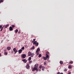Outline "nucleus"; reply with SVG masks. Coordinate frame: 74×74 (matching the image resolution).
<instances>
[{
	"instance_id": "obj_1",
	"label": "nucleus",
	"mask_w": 74,
	"mask_h": 74,
	"mask_svg": "<svg viewBox=\"0 0 74 74\" xmlns=\"http://www.w3.org/2000/svg\"><path fill=\"white\" fill-rule=\"evenodd\" d=\"M38 64H36L34 66V67L32 69V71H34L36 70V71H38Z\"/></svg>"
},
{
	"instance_id": "obj_2",
	"label": "nucleus",
	"mask_w": 74,
	"mask_h": 74,
	"mask_svg": "<svg viewBox=\"0 0 74 74\" xmlns=\"http://www.w3.org/2000/svg\"><path fill=\"white\" fill-rule=\"evenodd\" d=\"M49 54V52L48 51H46V54L45 55L46 56V57L47 58H49V56H48V54Z\"/></svg>"
},
{
	"instance_id": "obj_3",
	"label": "nucleus",
	"mask_w": 74,
	"mask_h": 74,
	"mask_svg": "<svg viewBox=\"0 0 74 74\" xmlns=\"http://www.w3.org/2000/svg\"><path fill=\"white\" fill-rule=\"evenodd\" d=\"M26 54H23L21 56V58H23L24 59L25 58H26Z\"/></svg>"
},
{
	"instance_id": "obj_4",
	"label": "nucleus",
	"mask_w": 74,
	"mask_h": 74,
	"mask_svg": "<svg viewBox=\"0 0 74 74\" xmlns=\"http://www.w3.org/2000/svg\"><path fill=\"white\" fill-rule=\"evenodd\" d=\"M13 51L14 52V54H16V52H18V50H16V49L15 48H14L13 49Z\"/></svg>"
},
{
	"instance_id": "obj_5",
	"label": "nucleus",
	"mask_w": 74,
	"mask_h": 74,
	"mask_svg": "<svg viewBox=\"0 0 74 74\" xmlns=\"http://www.w3.org/2000/svg\"><path fill=\"white\" fill-rule=\"evenodd\" d=\"M26 67L27 69H28V70L29 69H30V66H29V64H28L27 65Z\"/></svg>"
},
{
	"instance_id": "obj_6",
	"label": "nucleus",
	"mask_w": 74,
	"mask_h": 74,
	"mask_svg": "<svg viewBox=\"0 0 74 74\" xmlns=\"http://www.w3.org/2000/svg\"><path fill=\"white\" fill-rule=\"evenodd\" d=\"M42 68V65L39 66V68H38L39 71H41V69Z\"/></svg>"
},
{
	"instance_id": "obj_7",
	"label": "nucleus",
	"mask_w": 74,
	"mask_h": 74,
	"mask_svg": "<svg viewBox=\"0 0 74 74\" xmlns=\"http://www.w3.org/2000/svg\"><path fill=\"white\" fill-rule=\"evenodd\" d=\"M42 68V65L39 66V68H38L39 71H41V69Z\"/></svg>"
},
{
	"instance_id": "obj_8",
	"label": "nucleus",
	"mask_w": 74,
	"mask_h": 74,
	"mask_svg": "<svg viewBox=\"0 0 74 74\" xmlns=\"http://www.w3.org/2000/svg\"><path fill=\"white\" fill-rule=\"evenodd\" d=\"M22 61L24 63H26V62H27V60L25 59H23V60H22Z\"/></svg>"
},
{
	"instance_id": "obj_9",
	"label": "nucleus",
	"mask_w": 74,
	"mask_h": 74,
	"mask_svg": "<svg viewBox=\"0 0 74 74\" xmlns=\"http://www.w3.org/2000/svg\"><path fill=\"white\" fill-rule=\"evenodd\" d=\"M32 53H31V52L30 51H29L28 52V56H31V55L32 54Z\"/></svg>"
},
{
	"instance_id": "obj_10",
	"label": "nucleus",
	"mask_w": 74,
	"mask_h": 74,
	"mask_svg": "<svg viewBox=\"0 0 74 74\" xmlns=\"http://www.w3.org/2000/svg\"><path fill=\"white\" fill-rule=\"evenodd\" d=\"M22 50L20 49L18 50V53H22Z\"/></svg>"
},
{
	"instance_id": "obj_11",
	"label": "nucleus",
	"mask_w": 74,
	"mask_h": 74,
	"mask_svg": "<svg viewBox=\"0 0 74 74\" xmlns=\"http://www.w3.org/2000/svg\"><path fill=\"white\" fill-rule=\"evenodd\" d=\"M47 58H49H49H47L46 57H44L43 58V59L45 60H47Z\"/></svg>"
},
{
	"instance_id": "obj_12",
	"label": "nucleus",
	"mask_w": 74,
	"mask_h": 74,
	"mask_svg": "<svg viewBox=\"0 0 74 74\" xmlns=\"http://www.w3.org/2000/svg\"><path fill=\"white\" fill-rule=\"evenodd\" d=\"M71 67H72V66H71V64L69 65L68 66V68L69 69H71Z\"/></svg>"
},
{
	"instance_id": "obj_13",
	"label": "nucleus",
	"mask_w": 74,
	"mask_h": 74,
	"mask_svg": "<svg viewBox=\"0 0 74 74\" xmlns=\"http://www.w3.org/2000/svg\"><path fill=\"white\" fill-rule=\"evenodd\" d=\"M9 30H10V31H12V30H13V29L12 27H10L9 28Z\"/></svg>"
},
{
	"instance_id": "obj_14",
	"label": "nucleus",
	"mask_w": 74,
	"mask_h": 74,
	"mask_svg": "<svg viewBox=\"0 0 74 74\" xmlns=\"http://www.w3.org/2000/svg\"><path fill=\"white\" fill-rule=\"evenodd\" d=\"M7 49L8 51H10L11 49V47H7Z\"/></svg>"
},
{
	"instance_id": "obj_15",
	"label": "nucleus",
	"mask_w": 74,
	"mask_h": 74,
	"mask_svg": "<svg viewBox=\"0 0 74 74\" xmlns=\"http://www.w3.org/2000/svg\"><path fill=\"white\" fill-rule=\"evenodd\" d=\"M34 53H32L31 54V58H33V56H34Z\"/></svg>"
},
{
	"instance_id": "obj_16",
	"label": "nucleus",
	"mask_w": 74,
	"mask_h": 74,
	"mask_svg": "<svg viewBox=\"0 0 74 74\" xmlns=\"http://www.w3.org/2000/svg\"><path fill=\"white\" fill-rule=\"evenodd\" d=\"M40 51V48H38L37 49V50L36 51V52H39Z\"/></svg>"
},
{
	"instance_id": "obj_17",
	"label": "nucleus",
	"mask_w": 74,
	"mask_h": 74,
	"mask_svg": "<svg viewBox=\"0 0 74 74\" xmlns=\"http://www.w3.org/2000/svg\"><path fill=\"white\" fill-rule=\"evenodd\" d=\"M69 64H73V61H71L69 62Z\"/></svg>"
},
{
	"instance_id": "obj_18",
	"label": "nucleus",
	"mask_w": 74,
	"mask_h": 74,
	"mask_svg": "<svg viewBox=\"0 0 74 74\" xmlns=\"http://www.w3.org/2000/svg\"><path fill=\"white\" fill-rule=\"evenodd\" d=\"M37 42H36V41H35L33 42V44H34V45H36V44H37Z\"/></svg>"
},
{
	"instance_id": "obj_19",
	"label": "nucleus",
	"mask_w": 74,
	"mask_h": 74,
	"mask_svg": "<svg viewBox=\"0 0 74 74\" xmlns=\"http://www.w3.org/2000/svg\"><path fill=\"white\" fill-rule=\"evenodd\" d=\"M60 63L61 64H63V61H61L60 62Z\"/></svg>"
},
{
	"instance_id": "obj_20",
	"label": "nucleus",
	"mask_w": 74,
	"mask_h": 74,
	"mask_svg": "<svg viewBox=\"0 0 74 74\" xmlns=\"http://www.w3.org/2000/svg\"><path fill=\"white\" fill-rule=\"evenodd\" d=\"M32 59V58H31V57H30L28 58V60L29 61H30Z\"/></svg>"
},
{
	"instance_id": "obj_21",
	"label": "nucleus",
	"mask_w": 74,
	"mask_h": 74,
	"mask_svg": "<svg viewBox=\"0 0 74 74\" xmlns=\"http://www.w3.org/2000/svg\"><path fill=\"white\" fill-rule=\"evenodd\" d=\"M36 55H39V52L36 51Z\"/></svg>"
},
{
	"instance_id": "obj_22",
	"label": "nucleus",
	"mask_w": 74,
	"mask_h": 74,
	"mask_svg": "<svg viewBox=\"0 0 74 74\" xmlns=\"http://www.w3.org/2000/svg\"><path fill=\"white\" fill-rule=\"evenodd\" d=\"M15 33H17L18 32V29L16 30L15 31Z\"/></svg>"
},
{
	"instance_id": "obj_23",
	"label": "nucleus",
	"mask_w": 74,
	"mask_h": 74,
	"mask_svg": "<svg viewBox=\"0 0 74 74\" xmlns=\"http://www.w3.org/2000/svg\"><path fill=\"white\" fill-rule=\"evenodd\" d=\"M42 70H43V71H44V69H45V67L42 66Z\"/></svg>"
},
{
	"instance_id": "obj_24",
	"label": "nucleus",
	"mask_w": 74,
	"mask_h": 74,
	"mask_svg": "<svg viewBox=\"0 0 74 74\" xmlns=\"http://www.w3.org/2000/svg\"><path fill=\"white\" fill-rule=\"evenodd\" d=\"M3 28H4V27H1V29L0 30L1 32V31L3 30Z\"/></svg>"
},
{
	"instance_id": "obj_25",
	"label": "nucleus",
	"mask_w": 74,
	"mask_h": 74,
	"mask_svg": "<svg viewBox=\"0 0 74 74\" xmlns=\"http://www.w3.org/2000/svg\"><path fill=\"white\" fill-rule=\"evenodd\" d=\"M8 54V53L7 52H5L4 53L5 55H7Z\"/></svg>"
},
{
	"instance_id": "obj_26",
	"label": "nucleus",
	"mask_w": 74,
	"mask_h": 74,
	"mask_svg": "<svg viewBox=\"0 0 74 74\" xmlns=\"http://www.w3.org/2000/svg\"><path fill=\"white\" fill-rule=\"evenodd\" d=\"M36 46H37L38 45V42H37L36 44H35Z\"/></svg>"
},
{
	"instance_id": "obj_27",
	"label": "nucleus",
	"mask_w": 74,
	"mask_h": 74,
	"mask_svg": "<svg viewBox=\"0 0 74 74\" xmlns=\"http://www.w3.org/2000/svg\"><path fill=\"white\" fill-rule=\"evenodd\" d=\"M38 57L39 58H41V54H40L38 56Z\"/></svg>"
},
{
	"instance_id": "obj_28",
	"label": "nucleus",
	"mask_w": 74,
	"mask_h": 74,
	"mask_svg": "<svg viewBox=\"0 0 74 74\" xmlns=\"http://www.w3.org/2000/svg\"><path fill=\"white\" fill-rule=\"evenodd\" d=\"M44 65H45V66H47V63H46V62H44Z\"/></svg>"
},
{
	"instance_id": "obj_29",
	"label": "nucleus",
	"mask_w": 74,
	"mask_h": 74,
	"mask_svg": "<svg viewBox=\"0 0 74 74\" xmlns=\"http://www.w3.org/2000/svg\"><path fill=\"white\" fill-rule=\"evenodd\" d=\"M3 0H0V4L1 3H2V2H3V1H3Z\"/></svg>"
},
{
	"instance_id": "obj_30",
	"label": "nucleus",
	"mask_w": 74,
	"mask_h": 74,
	"mask_svg": "<svg viewBox=\"0 0 74 74\" xmlns=\"http://www.w3.org/2000/svg\"><path fill=\"white\" fill-rule=\"evenodd\" d=\"M22 49H23H23H25V47H23L21 48Z\"/></svg>"
},
{
	"instance_id": "obj_31",
	"label": "nucleus",
	"mask_w": 74,
	"mask_h": 74,
	"mask_svg": "<svg viewBox=\"0 0 74 74\" xmlns=\"http://www.w3.org/2000/svg\"><path fill=\"white\" fill-rule=\"evenodd\" d=\"M32 49H34V46H33L32 47Z\"/></svg>"
},
{
	"instance_id": "obj_32",
	"label": "nucleus",
	"mask_w": 74,
	"mask_h": 74,
	"mask_svg": "<svg viewBox=\"0 0 74 74\" xmlns=\"http://www.w3.org/2000/svg\"><path fill=\"white\" fill-rule=\"evenodd\" d=\"M67 71V69L65 68L64 70V71Z\"/></svg>"
},
{
	"instance_id": "obj_33",
	"label": "nucleus",
	"mask_w": 74,
	"mask_h": 74,
	"mask_svg": "<svg viewBox=\"0 0 74 74\" xmlns=\"http://www.w3.org/2000/svg\"><path fill=\"white\" fill-rule=\"evenodd\" d=\"M12 26L13 28V27H15V25H12Z\"/></svg>"
},
{
	"instance_id": "obj_34",
	"label": "nucleus",
	"mask_w": 74,
	"mask_h": 74,
	"mask_svg": "<svg viewBox=\"0 0 74 74\" xmlns=\"http://www.w3.org/2000/svg\"><path fill=\"white\" fill-rule=\"evenodd\" d=\"M32 62V61H30L29 62V63L30 64Z\"/></svg>"
},
{
	"instance_id": "obj_35",
	"label": "nucleus",
	"mask_w": 74,
	"mask_h": 74,
	"mask_svg": "<svg viewBox=\"0 0 74 74\" xmlns=\"http://www.w3.org/2000/svg\"><path fill=\"white\" fill-rule=\"evenodd\" d=\"M8 26L7 25H6L5 26V28H7L8 27Z\"/></svg>"
},
{
	"instance_id": "obj_36",
	"label": "nucleus",
	"mask_w": 74,
	"mask_h": 74,
	"mask_svg": "<svg viewBox=\"0 0 74 74\" xmlns=\"http://www.w3.org/2000/svg\"><path fill=\"white\" fill-rule=\"evenodd\" d=\"M1 27H2V25H0V29L1 28Z\"/></svg>"
},
{
	"instance_id": "obj_37",
	"label": "nucleus",
	"mask_w": 74,
	"mask_h": 74,
	"mask_svg": "<svg viewBox=\"0 0 74 74\" xmlns=\"http://www.w3.org/2000/svg\"><path fill=\"white\" fill-rule=\"evenodd\" d=\"M6 25L8 27V26H9V25L7 24V25Z\"/></svg>"
},
{
	"instance_id": "obj_38",
	"label": "nucleus",
	"mask_w": 74,
	"mask_h": 74,
	"mask_svg": "<svg viewBox=\"0 0 74 74\" xmlns=\"http://www.w3.org/2000/svg\"><path fill=\"white\" fill-rule=\"evenodd\" d=\"M60 72H58L57 73V74H60Z\"/></svg>"
},
{
	"instance_id": "obj_39",
	"label": "nucleus",
	"mask_w": 74,
	"mask_h": 74,
	"mask_svg": "<svg viewBox=\"0 0 74 74\" xmlns=\"http://www.w3.org/2000/svg\"><path fill=\"white\" fill-rule=\"evenodd\" d=\"M33 41H36V39H33Z\"/></svg>"
},
{
	"instance_id": "obj_40",
	"label": "nucleus",
	"mask_w": 74,
	"mask_h": 74,
	"mask_svg": "<svg viewBox=\"0 0 74 74\" xmlns=\"http://www.w3.org/2000/svg\"><path fill=\"white\" fill-rule=\"evenodd\" d=\"M68 74H71V72H70L68 73Z\"/></svg>"
},
{
	"instance_id": "obj_41",
	"label": "nucleus",
	"mask_w": 74,
	"mask_h": 74,
	"mask_svg": "<svg viewBox=\"0 0 74 74\" xmlns=\"http://www.w3.org/2000/svg\"><path fill=\"white\" fill-rule=\"evenodd\" d=\"M60 74H63V73H61Z\"/></svg>"
},
{
	"instance_id": "obj_42",
	"label": "nucleus",
	"mask_w": 74,
	"mask_h": 74,
	"mask_svg": "<svg viewBox=\"0 0 74 74\" xmlns=\"http://www.w3.org/2000/svg\"><path fill=\"white\" fill-rule=\"evenodd\" d=\"M1 53H0V56H1Z\"/></svg>"
},
{
	"instance_id": "obj_43",
	"label": "nucleus",
	"mask_w": 74,
	"mask_h": 74,
	"mask_svg": "<svg viewBox=\"0 0 74 74\" xmlns=\"http://www.w3.org/2000/svg\"><path fill=\"white\" fill-rule=\"evenodd\" d=\"M18 34H19L20 33H19V32H18Z\"/></svg>"
}]
</instances>
